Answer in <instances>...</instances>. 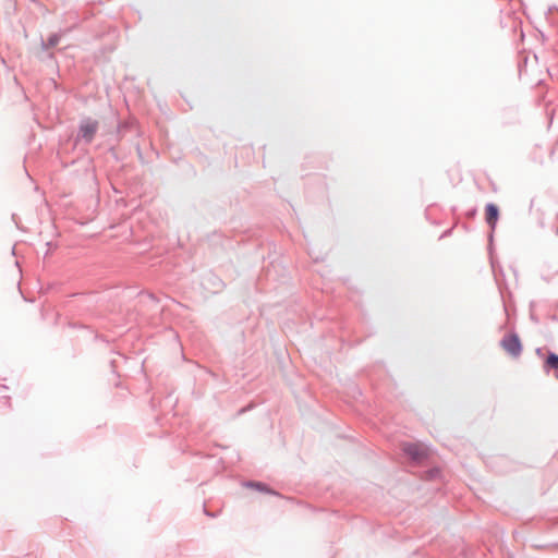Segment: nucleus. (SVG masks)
<instances>
[{"label":"nucleus","instance_id":"1","mask_svg":"<svg viewBox=\"0 0 558 558\" xmlns=\"http://www.w3.org/2000/svg\"><path fill=\"white\" fill-rule=\"evenodd\" d=\"M402 451L416 463H422L430 456V450L421 442H405L402 445Z\"/></svg>","mask_w":558,"mask_h":558},{"label":"nucleus","instance_id":"2","mask_svg":"<svg viewBox=\"0 0 558 558\" xmlns=\"http://www.w3.org/2000/svg\"><path fill=\"white\" fill-rule=\"evenodd\" d=\"M501 345L512 356H519L522 351V344L517 335L506 336L501 341Z\"/></svg>","mask_w":558,"mask_h":558},{"label":"nucleus","instance_id":"3","mask_svg":"<svg viewBox=\"0 0 558 558\" xmlns=\"http://www.w3.org/2000/svg\"><path fill=\"white\" fill-rule=\"evenodd\" d=\"M498 217H499L498 207L494 204H488L485 209V218H486V222L490 226L492 229L495 228Z\"/></svg>","mask_w":558,"mask_h":558},{"label":"nucleus","instance_id":"4","mask_svg":"<svg viewBox=\"0 0 558 558\" xmlns=\"http://www.w3.org/2000/svg\"><path fill=\"white\" fill-rule=\"evenodd\" d=\"M97 131V123L96 122H85L81 125V134L82 137L85 138L87 142H90Z\"/></svg>","mask_w":558,"mask_h":558},{"label":"nucleus","instance_id":"5","mask_svg":"<svg viewBox=\"0 0 558 558\" xmlns=\"http://www.w3.org/2000/svg\"><path fill=\"white\" fill-rule=\"evenodd\" d=\"M546 365L550 368L558 369V355L555 353H549L546 360Z\"/></svg>","mask_w":558,"mask_h":558},{"label":"nucleus","instance_id":"6","mask_svg":"<svg viewBox=\"0 0 558 558\" xmlns=\"http://www.w3.org/2000/svg\"><path fill=\"white\" fill-rule=\"evenodd\" d=\"M438 472H439L438 470H434V471H432V472H430V478H433V477H434V474H437Z\"/></svg>","mask_w":558,"mask_h":558},{"label":"nucleus","instance_id":"7","mask_svg":"<svg viewBox=\"0 0 558 558\" xmlns=\"http://www.w3.org/2000/svg\"><path fill=\"white\" fill-rule=\"evenodd\" d=\"M254 486H256L258 489H262V484H259V483L254 484Z\"/></svg>","mask_w":558,"mask_h":558}]
</instances>
